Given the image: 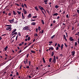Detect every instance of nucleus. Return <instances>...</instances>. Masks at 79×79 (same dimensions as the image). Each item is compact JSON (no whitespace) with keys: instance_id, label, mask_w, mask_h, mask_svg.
Here are the masks:
<instances>
[{"instance_id":"nucleus-1","label":"nucleus","mask_w":79,"mask_h":79,"mask_svg":"<svg viewBox=\"0 0 79 79\" xmlns=\"http://www.w3.org/2000/svg\"><path fill=\"white\" fill-rule=\"evenodd\" d=\"M28 29H29V27L27 26H25L23 28V30L24 31L25 30L26 31H28Z\"/></svg>"},{"instance_id":"nucleus-2","label":"nucleus","mask_w":79,"mask_h":79,"mask_svg":"<svg viewBox=\"0 0 79 79\" xmlns=\"http://www.w3.org/2000/svg\"><path fill=\"white\" fill-rule=\"evenodd\" d=\"M52 62H53L54 63H55L56 62V57H55V56H54V58H53Z\"/></svg>"},{"instance_id":"nucleus-3","label":"nucleus","mask_w":79,"mask_h":79,"mask_svg":"<svg viewBox=\"0 0 79 79\" xmlns=\"http://www.w3.org/2000/svg\"><path fill=\"white\" fill-rule=\"evenodd\" d=\"M14 19H13L12 20H8V21L9 22H10V23H13V22H14Z\"/></svg>"},{"instance_id":"nucleus-4","label":"nucleus","mask_w":79,"mask_h":79,"mask_svg":"<svg viewBox=\"0 0 79 79\" xmlns=\"http://www.w3.org/2000/svg\"><path fill=\"white\" fill-rule=\"evenodd\" d=\"M23 11L24 15H26V14L27 13V11H26V10L24 8H23Z\"/></svg>"},{"instance_id":"nucleus-5","label":"nucleus","mask_w":79,"mask_h":79,"mask_svg":"<svg viewBox=\"0 0 79 79\" xmlns=\"http://www.w3.org/2000/svg\"><path fill=\"white\" fill-rule=\"evenodd\" d=\"M39 8H40V10H44V11H45V9H44L43 8V7L42 6H39Z\"/></svg>"},{"instance_id":"nucleus-6","label":"nucleus","mask_w":79,"mask_h":79,"mask_svg":"<svg viewBox=\"0 0 79 79\" xmlns=\"http://www.w3.org/2000/svg\"><path fill=\"white\" fill-rule=\"evenodd\" d=\"M11 29V27H7L6 29V31H9V30Z\"/></svg>"},{"instance_id":"nucleus-7","label":"nucleus","mask_w":79,"mask_h":79,"mask_svg":"<svg viewBox=\"0 0 79 79\" xmlns=\"http://www.w3.org/2000/svg\"><path fill=\"white\" fill-rule=\"evenodd\" d=\"M69 40H70V41H73V40H74V39H73V37H70V38H69Z\"/></svg>"},{"instance_id":"nucleus-8","label":"nucleus","mask_w":79,"mask_h":79,"mask_svg":"<svg viewBox=\"0 0 79 79\" xmlns=\"http://www.w3.org/2000/svg\"><path fill=\"white\" fill-rule=\"evenodd\" d=\"M13 14L14 15H17V13H16V12L15 11H13Z\"/></svg>"},{"instance_id":"nucleus-9","label":"nucleus","mask_w":79,"mask_h":79,"mask_svg":"<svg viewBox=\"0 0 79 79\" xmlns=\"http://www.w3.org/2000/svg\"><path fill=\"white\" fill-rule=\"evenodd\" d=\"M71 53H72V56H73L75 54V51H72Z\"/></svg>"},{"instance_id":"nucleus-10","label":"nucleus","mask_w":79,"mask_h":79,"mask_svg":"<svg viewBox=\"0 0 79 79\" xmlns=\"http://www.w3.org/2000/svg\"><path fill=\"white\" fill-rule=\"evenodd\" d=\"M28 18H31V14H29V15H28Z\"/></svg>"},{"instance_id":"nucleus-11","label":"nucleus","mask_w":79,"mask_h":79,"mask_svg":"<svg viewBox=\"0 0 79 79\" xmlns=\"http://www.w3.org/2000/svg\"><path fill=\"white\" fill-rule=\"evenodd\" d=\"M16 31V29H15L12 32V34H13V33L15 32Z\"/></svg>"},{"instance_id":"nucleus-12","label":"nucleus","mask_w":79,"mask_h":79,"mask_svg":"<svg viewBox=\"0 0 79 79\" xmlns=\"http://www.w3.org/2000/svg\"><path fill=\"white\" fill-rule=\"evenodd\" d=\"M31 25L35 26V22H33L31 24Z\"/></svg>"},{"instance_id":"nucleus-13","label":"nucleus","mask_w":79,"mask_h":79,"mask_svg":"<svg viewBox=\"0 0 79 79\" xmlns=\"http://www.w3.org/2000/svg\"><path fill=\"white\" fill-rule=\"evenodd\" d=\"M64 38L65 40L66 41H67V39H66V36L65 35H64Z\"/></svg>"},{"instance_id":"nucleus-14","label":"nucleus","mask_w":79,"mask_h":79,"mask_svg":"<svg viewBox=\"0 0 79 79\" xmlns=\"http://www.w3.org/2000/svg\"><path fill=\"white\" fill-rule=\"evenodd\" d=\"M22 16L23 19H24V18H25V17L23 15V13H22Z\"/></svg>"},{"instance_id":"nucleus-15","label":"nucleus","mask_w":79,"mask_h":79,"mask_svg":"<svg viewBox=\"0 0 79 79\" xmlns=\"http://www.w3.org/2000/svg\"><path fill=\"white\" fill-rule=\"evenodd\" d=\"M54 54H55V52H52L51 55L52 56H53L54 55Z\"/></svg>"},{"instance_id":"nucleus-16","label":"nucleus","mask_w":79,"mask_h":79,"mask_svg":"<svg viewBox=\"0 0 79 79\" xmlns=\"http://www.w3.org/2000/svg\"><path fill=\"white\" fill-rule=\"evenodd\" d=\"M35 9L36 11H39V9H38V8H37V6H35Z\"/></svg>"},{"instance_id":"nucleus-17","label":"nucleus","mask_w":79,"mask_h":79,"mask_svg":"<svg viewBox=\"0 0 79 79\" xmlns=\"http://www.w3.org/2000/svg\"><path fill=\"white\" fill-rule=\"evenodd\" d=\"M57 15H58V14H57V13H54L53 15V16H57Z\"/></svg>"},{"instance_id":"nucleus-18","label":"nucleus","mask_w":79,"mask_h":79,"mask_svg":"<svg viewBox=\"0 0 79 79\" xmlns=\"http://www.w3.org/2000/svg\"><path fill=\"white\" fill-rule=\"evenodd\" d=\"M7 48H8V46H7L6 47H5V48H4L5 51H6V50H7Z\"/></svg>"},{"instance_id":"nucleus-19","label":"nucleus","mask_w":79,"mask_h":79,"mask_svg":"<svg viewBox=\"0 0 79 79\" xmlns=\"http://www.w3.org/2000/svg\"><path fill=\"white\" fill-rule=\"evenodd\" d=\"M61 47V50H63V44H61V46L60 47Z\"/></svg>"},{"instance_id":"nucleus-20","label":"nucleus","mask_w":79,"mask_h":79,"mask_svg":"<svg viewBox=\"0 0 79 79\" xmlns=\"http://www.w3.org/2000/svg\"><path fill=\"white\" fill-rule=\"evenodd\" d=\"M43 62L45 63V59L44 58V57L43 58Z\"/></svg>"},{"instance_id":"nucleus-21","label":"nucleus","mask_w":79,"mask_h":79,"mask_svg":"<svg viewBox=\"0 0 79 79\" xmlns=\"http://www.w3.org/2000/svg\"><path fill=\"white\" fill-rule=\"evenodd\" d=\"M17 13L19 14V15H21V12H19V11H17Z\"/></svg>"},{"instance_id":"nucleus-22","label":"nucleus","mask_w":79,"mask_h":79,"mask_svg":"<svg viewBox=\"0 0 79 79\" xmlns=\"http://www.w3.org/2000/svg\"><path fill=\"white\" fill-rule=\"evenodd\" d=\"M41 22L43 24H45V23H44V20H41Z\"/></svg>"},{"instance_id":"nucleus-23","label":"nucleus","mask_w":79,"mask_h":79,"mask_svg":"<svg viewBox=\"0 0 79 79\" xmlns=\"http://www.w3.org/2000/svg\"><path fill=\"white\" fill-rule=\"evenodd\" d=\"M22 52V51L21 49L20 51H19L17 52V53H18V54H19V53H21Z\"/></svg>"},{"instance_id":"nucleus-24","label":"nucleus","mask_w":79,"mask_h":79,"mask_svg":"<svg viewBox=\"0 0 79 79\" xmlns=\"http://www.w3.org/2000/svg\"><path fill=\"white\" fill-rule=\"evenodd\" d=\"M55 8H59V6H58V5H56L55 6Z\"/></svg>"},{"instance_id":"nucleus-25","label":"nucleus","mask_w":79,"mask_h":79,"mask_svg":"<svg viewBox=\"0 0 79 79\" xmlns=\"http://www.w3.org/2000/svg\"><path fill=\"white\" fill-rule=\"evenodd\" d=\"M52 60V58H50L49 60V62L50 63L51 62V61Z\"/></svg>"},{"instance_id":"nucleus-26","label":"nucleus","mask_w":79,"mask_h":79,"mask_svg":"<svg viewBox=\"0 0 79 79\" xmlns=\"http://www.w3.org/2000/svg\"><path fill=\"white\" fill-rule=\"evenodd\" d=\"M6 26L7 27H11L12 26L11 25H6L5 26Z\"/></svg>"},{"instance_id":"nucleus-27","label":"nucleus","mask_w":79,"mask_h":79,"mask_svg":"<svg viewBox=\"0 0 79 79\" xmlns=\"http://www.w3.org/2000/svg\"><path fill=\"white\" fill-rule=\"evenodd\" d=\"M29 47V46H28V45H27L25 47H24V49H23V50H25V48H27V47Z\"/></svg>"},{"instance_id":"nucleus-28","label":"nucleus","mask_w":79,"mask_h":79,"mask_svg":"<svg viewBox=\"0 0 79 79\" xmlns=\"http://www.w3.org/2000/svg\"><path fill=\"white\" fill-rule=\"evenodd\" d=\"M18 35H19V36H21V33H20V32H19L18 33Z\"/></svg>"},{"instance_id":"nucleus-29","label":"nucleus","mask_w":79,"mask_h":79,"mask_svg":"<svg viewBox=\"0 0 79 79\" xmlns=\"http://www.w3.org/2000/svg\"><path fill=\"white\" fill-rule=\"evenodd\" d=\"M31 53H35V51L32 50L31 51Z\"/></svg>"},{"instance_id":"nucleus-30","label":"nucleus","mask_w":79,"mask_h":79,"mask_svg":"<svg viewBox=\"0 0 79 79\" xmlns=\"http://www.w3.org/2000/svg\"><path fill=\"white\" fill-rule=\"evenodd\" d=\"M55 36V35H53L52 36H51V39H53V37H54Z\"/></svg>"},{"instance_id":"nucleus-31","label":"nucleus","mask_w":79,"mask_h":79,"mask_svg":"<svg viewBox=\"0 0 79 79\" xmlns=\"http://www.w3.org/2000/svg\"><path fill=\"white\" fill-rule=\"evenodd\" d=\"M56 50H59V48L58 47H57Z\"/></svg>"},{"instance_id":"nucleus-32","label":"nucleus","mask_w":79,"mask_h":79,"mask_svg":"<svg viewBox=\"0 0 79 79\" xmlns=\"http://www.w3.org/2000/svg\"><path fill=\"white\" fill-rule=\"evenodd\" d=\"M34 36H36V37H37L38 36V35H37V34H34Z\"/></svg>"},{"instance_id":"nucleus-33","label":"nucleus","mask_w":79,"mask_h":79,"mask_svg":"<svg viewBox=\"0 0 79 79\" xmlns=\"http://www.w3.org/2000/svg\"><path fill=\"white\" fill-rule=\"evenodd\" d=\"M77 42H75V46H77Z\"/></svg>"},{"instance_id":"nucleus-34","label":"nucleus","mask_w":79,"mask_h":79,"mask_svg":"<svg viewBox=\"0 0 79 79\" xmlns=\"http://www.w3.org/2000/svg\"><path fill=\"white\" fill-rule=\"evenodd\" d=\"M37 18V16H33V18Z\"/></svg>"},{"instance_id":"nucleus-35","label":"nucleus","mask_w":79,"mask_h":79,"mask_svg":"<svg viewBox=\"0 0 79 79\" xmlns=\"http://www.w3.org/2000/svg\"><path fill=\"white\" fill-rule=\"evenodd\" d=\"M30 39H31V38L30 37H28V41L30 40Z\"/></svg>"},{"instance_id":"nucleus-36","label":"nucleus","mask_w":79,"mask_h":79,"mask_svg":"<svg viewBox=\"0 0 79 79\" xmlns=\"http://www.w3.org/2000/svg\"><path fill=\"white\" fill-rule=\"evenodd\" d=\"M16 74L17 75V76H18V75H19V73H18V72H17L16 73Z\"/></svg>"},{"instance_id":"nucleus-37","label":"nucleus","mask_w":79,"mask_h":79,"mask_svg":"<svg viewBox=\"0 0 79 79\" xmlns=\"http://www.w3.org/2000/svg\"><path fill=\"white\" fill-rule=\"evenodd\" d=\"M21 6H22V7H23V8H24V6L23 5V4H22Z\"/></svg>"},{"instance_id":"nucleus-38","label":"nucleus","mask_w":79,"mask_h":79,"mask_svg":"<svg viewBox=\"0 0 79 79\" xmlns=\"http://www.w3.org/2000/svg\"><path fill=\"white\" fill-rule=\"evenodd\" d=\"M47 2H48V0H45L44 1V3Z\"/></svg>"},{"instance_id":"nucleus-39","label":"nucleus","mask_w":79,"mask_h":79,"mask_svg":"<svg viewBox=\"0 0 79 79\" xmlns=\"http://www.w3.org/2000/svg\"><path fill=\"white\" fill-rule=\"evenodd\" d=\"M64 45L66 47H68V45H66V43H64Z\"/></svg>"},{"instance_id":"nucleus-40","label":"nucleus","mask_w":79,"mask_h":79,"mask_svg":"<svg viewBox=\"0 0 79 79\" xmlns=\"http://www.w3.org/2000/svg\"><path fill=\"white\" fill-rule=\"evenodd\" d=\"M29 66H31V62L30 61H28Z\"/></svg>"},{"instance_id":"nucleus-41","label":"nucleus","mask_w":79,"mask_h":79,"mask_svg":"<svg viewBox=\"0 0 79 79\" xmlns=\"http://www.w3.org/2000/svg\"><path fill=\"white\" fill-rule=\"evenodd\" d=\"M24 6L26 7L27 8V5L26 4H24Z\"/></svg>"},{"instance_id":"nucleus-42","label":"nucleus","mask_w":79,"mask_h":79,"mask_svg":"<svg viewBox=\"0 0 79 79\" xmlns=\"http://www.w3.org/2000/svg\"><path fill=\"white\" fill-rule=\"evenodd\" d=\"M38 29L39 31H40V27H39Z\"/></svg>"},{"instance_id":"nucleus-43","label":"nucleus","mask_w":79,"mask_h":79,"mask_svg":"<svg viewBox=\"0 0 79 79\" xmlns=\"http://www.w3.org/2000/svg\"><path fill=\"white\" fill-rule=\"evenodd\" d=\"M53 23L54 24H55V23H56V21H55V20H54L53 21Z\"/></svg>"},{"instance_id":"nucleus-44","label":"nucleus","mask_w":79,"mask_h":79,"mask_svg":"<svg viewBox=\"0 0 79 79\" xmlns=\"http://www.w3.org/2000/svg\"><path fill=\"white\" fill-rule=\"evenodd\" d=\"M9 16H11V13H9L8 14Z\"/></svg>"},{"instance_id":"nucleus-45","label":"nucleus","mask_w":79,"mask_h":79,"mask_svg":"<svg viewBox=\"0 0 79 79\" xmlns=\"http://www.w3.org/2000/svg\"><path fill=\"white\" fill-rule=\"evenodd\" d=\"M18 36H17L16 38V40H17L18 39Z\"/></svg>"},{"instance_id":"nucleus-46","label":"nucleus","mask_w":79,"mask_h":79,"mask_svg":"<svg viewBox=\"0 0 79 79\" xmlns=\"http://www.w3.org/2000/svg\"><path fill=\"white\" fill-rule=\"evenodd\" d=\"M36 32H38V29H36Z\"/></svg>"},{"instance_id":"nucleus-47","label":"nucleus","mask_w":79,"mask_h":79,"mask_svg":"<svg viewBox=\"0 0 79 79\" xmlns=\"http://www.w3.org/2000/svg\"><path fill=\"white\" fill-rule=\"evenodd\" d=\"M28 60L27 59H26V63L27 64V63H28L27 60Z\"/></svg>"},{"instance_id":"nucleus-48","label":"nucleus","mask_w":79,"mask_h":79,"mask_svg":"<svg viewBox=\"0 0 79 79\" xmlns=\"http://www.w3.org/2000/svg\"><path fill=\"white\" fill-rule=\"evenodd\" d=\"M15 5H17V6H20V5H19V4L16 3V4H15Z\"/></svg>"},{"instance_id":"nucleus-49","label":"nucleus","mask_w":79,"mask_h":79,"mask_svg":"<svg viewBox=\"0 0 79 79\" xmlns=\"http://www.w3.org/2000/svg\"><path fill=\"white\" fill-rule=\"evenodd\" d=\"M60 18V16H58L56 18L57 19H58Z\"/></svg>"},{"instance_id":"nucleus-50","label":"nucleus","mask_w":79,"mask_h":79,"mask_svg":"<svg viewBox=\"0 0 79 79\" xmlns=\"http://www.w3.org/2000/svg\"><path fill=\"white\" fill-rule=\"evenodd\" d=\"M49 44H52L53 43V42H52V41H49Z\"/></svg>"},{"instance_id":"nucleus-51","label":"nucleus","mask_w":79,"mask_h":79,"mask_svg":"<svg viewBox=\"0 0 79 79\" xmlns=\"http://www.w3.org/2000/svg\"><path fill=\"white\" fill-rule=\"evenodd\" d=\"M26 68H27V69H28L29 68V66H27V67H26Z\"/></svg>"},{"instance_id":"nucleus-52","label":"nucleus","mask_w":79,"mask_h":79,"mask_svg":"<svg viewBox=\"0 0 79 79\" xmlns=\"http://www.w3.org/2000/svg\"><path fill=\"white\" fill-rule=\"evenodd\" d=\"M66 18H69V17H68V15L67 14L66 15Z\"/></svg>"},{"instance_id":"nucleus-53","label":"nucleus","mask_w":79,"mask_h":79,"mask_svg":"<svg viewBox=\"0 0 79 79\" xmlns=\"http://www.w3.org/2000/svg\"><path fill=\"white\" fill-rule=\"evenodd\" d=\"M28 36H29V35H26L25 37H26V38H27V37H28Z\"/></svg>"},{"instance_id":"nucleus-54","label":"nucleus","mask_w":79,"mask_h":79,"mask_svg":"<svg viewBox=\"0 0 79 79\" xmlns=\"http://www.w3.org/2000/svg\"><path fill=\"white\" fill-rule=\"evenodd\" d=\"M77 11L78 13V14H79V10H77Z\"/></svg>"},{"instance_id":"nucleus-55","label":"nucleus","mask_w":79,"mask_h":79,"mask_svg":"<svg viewBox=\"0 0 79 79\" xmlns=\"http://www.w3.org/2000/svg\"><path fill=\"white\" fill-rule=\"evenodd\" d=\"M58 46L59 47H60V45L59 44H58Z\"/></svg>"},{"instance_id":"nucleus-56","label":"nucleus","mask_w":79,"mask_h":79,"mask_svg":"<svg viewBox=\"0 0 79 79\" xmlns=\"http://www.w3.org/2000/svg\"><path fill=\"white\" fill-rule=\"evenodd\" d=\"M43 33H44V30H42L41 32V34H43Z\"/></svg>"},{"instance_id":"nucleus-57","label":"nucleus","mask_w":79,"mask_h":79,"mask_svg":"<svg viewBox=\"0 0 79 79\" xmlns=\"http://www.w3.org/2000/svg\"><path fill=\"white\" fill-rule=\"evenodd\" d=\"M51 50H53V47L51 48Z\"/></svg>"},{"instance_id":"nucleus-58","label":"nucleus","mask_w":79,"mask_h":79,"mask_svg":"<svg viewBox=\"0 0 79 79\" xmlns=\"http://www.w3.org/2000/svg\"><path fill=\"white\" fill-rule=\"evenodd\" d=\"M60 56H61V57H62V56H63V55L62 54H60Z\"/></svg>"},{"instance_id":"nucleus-59","label":"nucleus","mask_w":79,"mask_h":79,"mask_svg":"<svg viewBox=\"0 0 79 79\" xmlns=\"http://www.w3.org/2000/svg\"><path fill=\"white\" fill-rule=\"evenodd\" d=\"M35 21V20H31V21Z\"/></svg>"},{"instance_id":"nucleus-60","label":"nucleus","mask_w":79,"mask_h":79,"mask_svg":"<svg viewBox=\"0 0 79 79\" xmlns=\"http://www.w3.org/2000/svg\"><path fill=\"white\" fill-rule=\"evenodd\" d=\"M19 46H21L22 45V44H19Z\"/></svg>"},{"instance_id":"nucleus-61","label":"nucleus","mask_w":79,"mask_h":79,"mask_svg":"<svg viewBox=\"0 0 79 79\" xmlns=\"http://www.w3.org/2000/svg\"><path fill=\"white\" fill-rule=\"evenodd\" d=\"M56 60H58V56H56Z\"/></svg>"},{"instance_id":"nucleus-62","label":"nucleus","mask_w":79,"mask_h":79,"mask_svg":"<svg viewBox=\"0 0 79 79\" xmlns=\"http://www.w3.org/2000/svg\"><path fill=\"white\" fill-rule=\"evenodd\" d=\"M26 45H27V43H25L24 46H26Z\"/></svg>"},{"instance_id":"nucleus-63","label":"nucleus","mask_w":79,"mask_h":79,"mask_svg":"<svg viewBox=\"0 0 79 79\" xmlns=\"http://www.w3.org/2000/svg\"><path fill=\"white\" fill-rule=\"evenodd\" d=\"M14 34H17V32H15L14 33Z\"/></svg>"},{"instance_id":"nucleus-64","label":"nucleus","mask_w":79,"mask_h":79,"mask_svg":"<svg viewBox=\"0 0 79 79\" xmlns=\"http://www.w3.org/2000/svg\"><path fill=\"white\" fill-rule=\"evenodd\" d=\"M77 42H78V44H79V40H78Z\"/></svg>"}]
</instances>
